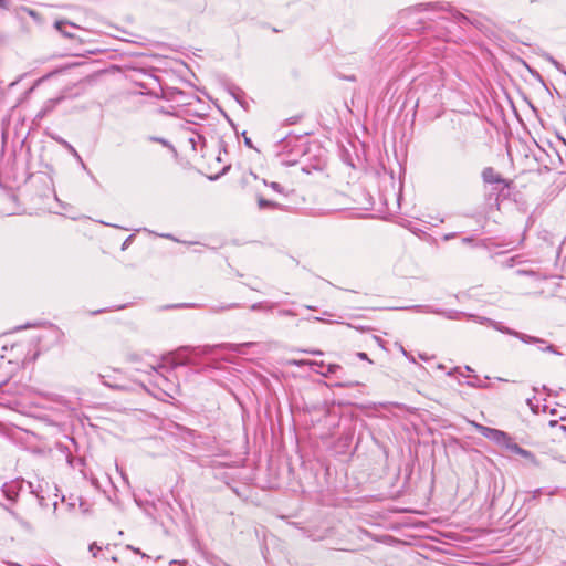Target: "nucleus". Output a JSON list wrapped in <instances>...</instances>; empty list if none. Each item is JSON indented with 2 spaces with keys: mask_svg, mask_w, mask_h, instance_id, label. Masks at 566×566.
Instances as JSON below:
<instances>
[{
  "mask_svg": "<svg viewBox=\"0 0 566 566\" xmlns=\"http://www.w3.org/2000/svg\"><path fill=\"white\" fill-rule=\"evenodd\" d=\"M274 149L282 165L292 166L306 153V143L303 136L287 134L275 144Z\"/></svg>",
  "mask_w": 566,
  "mask_h": 566,
  "instance_id": "nucleus-1",
  "label": "nucleus"
},
{
  "mask_svg": "<svg viewBox=\"0 0 566 566\" xmlns=\"http://www.w3.org/2000/svg\"><path fill=\"white\" fill-rule=\"evenodd\" d=\"M253 343H242V344H231V343H223L216 346L206 345L203 347H189L184 346L179 347L175 353H172V365L176 366H182L189 363L186 353H193V354H200V355H208L213 352L214 348H222V349H230L234 353L242 354L243 347L252 346Z\"/></svg>",
  "mask_w": 566,
  "mask_h": 566,
  "instance_id": "nucleus-2",
  "label": "nucleus"
},
{
  "mask_svg": "<svg viewBox=\"0 0 566 566\" xmlns=\"http://www.w3.org/2000/svg\"><path fill=\"white\" fill-rule=\"evenodd\" d=\"M468 316L474 318L478 323L483 324V325H488V326L492 327L493 329H495V331H497V332H500L502 334H506V335L516 337V338H518L521 342H523L525 344H542V343H545L543 340V338H539V337H536V336H532V335H528V334H525V333H521L518 331H515L513 328H510V327L503 325V323H501V322L491 319L489 317L474 316V315H468Z\"/></svg>",
  "mask_w": 566,
  "mask_h": 566,
  "instance_id": "nucleus-3",
  "label": "nucleus"
},
{
  "mask_svg": "<svg viewBox=\"0 0 566 566\" xmlns=\"http://www.w3.org/2000/svg\"><path fill=\"white\" fill-rule=\"evenodd\" d=\"M482 179L485 184L493 186V190L499 192V196L504 195V190L509 189L510 182L505 180L499 172L492 167H486L482 171Z\"/></svg>",
  "mask_w": 566,
  "mask_h": 566,
  "instance_id": "nucleus-4",
  "label": "nucleus"
},
{
  "mask_svg": "<svg viewBox=\"0 0 566 566\" xmlns=\"http://www.w3.org/2000/svg\"><path fill=\"white\" fill-rule=\"evenodd\" d=\"M474 427L481 436L505 448L512 439L506 432L499 429L490 428L480 423H474Z\"/></svg>",
  "mask_w": 566,
  "mask_h": 566,
  "instance_id": "nucleus-5",
  "label": "nucleus"
},
{
  "mask_svg": "<svg viewBox=\"0 0 566 566\" xmlns=\"http://www.w3.org/2000/svg\"><path fill=\"white\" fill-rule=\"evenodd\" d=\"M64 99L63 95H60L55 98H50L44 102L42 108L36 114L38 119L44 118L48 114H50L62 101Z\"/></svg>",
  "mask_w": 566,
  "mask_h": 566,
  "instance_id": "nucleus-6",
  "label": "nucleus"
},
{
  "mask_svg": "<svg viewBox=\"0 0 566 566\" xmlns=\"http://www.w3.org/2000/svg\"><path fill=\"white\" fill-rule=\"evenodd\" d=\"M1 491L7 500L14 502L19 495V483L14 481L4 483Z\"/></svg>",
  "mask_w": 566,
  "mask_h": 566,
  "instance_id": "nucleus-7",
  "label": "nucleus"
},
{
  "mask_svg": "<svg viewBox=\"0 0 566 566\" xmlns=\"http://www.w3.org/2000/svg\"><path fill=\"white\" fill-rule=\"evenodd\" d=\"M427 311L430 314L442 315V316H444L448 319H460L461 316H467L465 313L459 312V311H455V310L441 311V310H438V308H434V307H428Z\"/></svg>",
  "mask_w": 566,
  "mask_h": 566,
  "instance_id": "nucleus-8",
  "label": "nucleus"
},
{
  "mask_svg": "<svg viewBox=\"0 0 566 566\" xmlns=\"http://www.w3.org/2000/svg\"><path fill=\"white\" fill-rule=\"evenodd\" d=\"M54 28L65 38L72 39L74 38V34L70 32L69 29H74L76 25L74 23H71L69 21H55Z\"/></svg>",
  "mask_w": 566,
  "mask_h": 566,
  "instance_id": "nucleus-9",
  "label": "nucleus"
},
{
  "mask_svg": "<svg viewBox=\"0 0 566 566\" xmlns=\"http://www.w3.org/2000/svg\"><path fill=\"white\" fill-rule=\"evenodd\" d=\"M506 449H509L511 452L518 454L525 459L534 460V454L531 451L521 448L512 439H511L510 443L507 444Z\"/></svg>",
  "mask_w": 566,
  "mask_h": 566,
  "instance_id": "nucleus-10",
  "label": "nucleus"
},
{
  "mask_svg": "<svg viewBox=\"0 0 566 566\" xmlns=\"http://www.w3.org/2000/svg\"><path fill=\"white\" fill-rule=\"evenodd\" d=\"M56 142L61 144L74 158H76V160L81 164L83 169H86V165L84 164L82 157L70 143H67L65 139L61 137L56 138Z\"/></svg>",
  "mask_w": 566,
  "mask_h": 566,
  "instance_id": "nucleus-11",
  "label": "nucleus"
},
{
  "mask_svg": "<svg viewBox=\"0 0 566 566\" xmlns=\"http://www.w3.org/2000/svg\"><path fill=\"white\" fill-rule=\"evenodd\" d=\"M96 377L101 380V382L104 386L109 387L112 389L123 390L125 388L123 385H119V384H116V382H112V379H109V377L107 375L97 374Z\"/></svg>",
  "mask_w": 566,
  "mask_h": 566,
  "instance_id": "nucleus-12",
  "label": "nucleus"
},
{
  "mask_svg": "<svg viewBox=\"0 0 566 566\" xmlns=\"http://www.w3.org/2000/svg\"><path fill=\"white\" fill-rule=\"evenodd\" d=\"M239 307H240L239 303H228V304H223V305H213L210 307V312L218 314V313H221L224 311H230V310H234V308H239Z\"/></svg>",
  "mask_w": 566,
  "mask_h": 566,
  "instance_id": "nucleus-13",
  "label": "nucleus"
},
{
  "mask_svg": "<svg viewBox=\"0 0 566 566\" xmlns=\"http://www.w3.org/2000/svg\"><path fill=\"white\" fill-rule=\"evenodd\" d=\"M258 206L260 209H276V208H279L280 205L259 196L258 197Z\"/></svg>",
  "mask_w": 566,
  "mask_h": 566,
  "instance_id": "nucleus-14",
  "label": "nucleus"
},
{
  "mask_svg": "<svg viewBox=\"0 0 566 566\" xmlns=\"http://www.w3.org/2000/svg\"><path fill=\"white\" fill-rule=\"evenodd\" d=\"M545 343L536 344L538 346V349L542 352L552 353L554 355H562V353L553 345L547 343V340L543 339Z\"/></svg>",
  "mask_w": 566,
  "mask_h": 566,
  "instance_id": "nucleus-15",
  "label": "nucleus"
},
{
  "mask_svg": "<svg viewBox=\"0 0 566 566\" xmlns=\"http://www.w3.org/2000/svg\"><path fill=\"white\" fill-rule=\"evenodd\" d=\"M293 365L295 366H311V367H318V368H322L325 366L324 361H316V360H293L292 361Z\"/></svg>",
  "mask_w": 566,
  "mask_h": 566,
  "instance_id": "nucleus-16",
  "label": "nucleus"
},
{
  "mask_svg": "<svg viewBox=\"0 0 566 566\" xmlns=\"http://www.w3.org/2000/svg\"><path fill=\"white\" fill-rule=\"evenodd\" d=\"M342 369V367L337 364H329L326 367V371H321L318 369H314L315 373L321 374L324 377H328L333 374H335L337 370Z\"/></svg>",
  "mask_w": 566,
  "mask_h": 566,
  "instance_id": "nucleus-17",
  "label": "nucleus"
},
{
  "mask_svg": "<svg viewBox=\"0 0 566 566\" xmlns=\"http://www.w3.org/2000/svg\"><path fill=\"white\" fill-rule=\"evenodd\" d=\"M150 140L155 142V143H159L163 146H165V147L171 149L172 151H175V147L168 140H166L165 138H161V137H150Z\"/></svg>",
  "mask_w": 566,
  "mask_h": 566,
  "instance_id": "nucleus-18",
  "label": "nucleus"
},
{
  "mask_svg": "<svg viewBox=\"0 0 566 566\" xmlns=\"http://www.w3.org/2000/svg\"><path fill=\"white\" fill-rule=\"evenodd\" d=\"M231 94L237 99L238 103L243 105V101H242L243 92L242 91H240L239 88H235V90L231 91Z\"/></svg>",
  "mask_w": 566,
  "mask_h": 566,
  "instance_id": "nucleus-19",
  "label": "nucleus"
},
{
  "mask_svg": "<svg viewBox=\"0 0 566 566\" xmlns=\"http://www.w3.org/2000/svg\"><path fill=\"white\" fill-rule=\"evenodd\" d=\"M265 185H268L266 181H264ZM269 186L276 192L279 193H283V187L279 184V182H275V181H272L269 184Z\"/></svg>",
  "mask_w": 566,
  "mask_h": 566,
  "instance_id": "nucleus-20",
  "label": "nucleus"
},
{
  "mask_svg": "<svg viewBox=\"0 0 566 566\" xmlns=\"http://www.w3.org/2000/svg\"><path fill=\"white\" fill-rule=\"evenodd\" d=\"M547 60L558 70V71H563V66L562 64L556 61L553 56L551 55H547Z\"/></svg>",
  "mask_w": 566,
  "mask_h": 566,
  "instance_id": "nucleus-21",
  "label": "nucleus"
},
{
  "mask_svg": "<svg viewBox=\"0 0 566 566\" xmlns=\"http://www.w3.org/2000/svg\"><path fill=\"white\" fill-rule=\"evenodd\" d=\"M265 302H259L251 305L252 311H264Z\"/></svg>",
  "mask_w": 566,
  "mask_h": 566,
  "instance_id": "nucleus-22",
  "label": "nucleus"
},
{
  "mask_svg": "<svg viewBox=\"0 0 566 566\" xmlns=\"http://www.w3.org/2000/svg\"><path fill=\"white\" fill-rule=\"evenodd\" d=\"M90 552L93 554V556L95 557L97 555V552H99L102 549L101 546H98L96 543H92L90 545Z\"/></svg>",
  "mask_w": 566,
  "mask_h": 566,
  "instance_id": "nucleus-23",
  "label": "nucleus"
},
{
  "mask_svg": "<svg viewBox=\"0 0 566 566\" xmlns=\"http://www.w3.org/2000/svg\"><path fill=\"white\" fill-rule=\"evenodd\" d=\"M428 307H431L430 305H416L412 307V310L417 311V312H421V313H429L427 311Z\"/></svg>",
  "mask_w": 566,
  "mask_h": 566,
  "instance_id": "nucleus-24",
  "label": "nucleus"
},
{
  "mask_svg": "<svg viewBox=\"0 0 566 566\" xmlns=\"http://www.w3.org/2000/svg\"><path fill=\"white\" fill-rule=\"evenodd\" d=\"M281 316H295L296 314L292 310H281L279 311Z\"/></svg>",
  "mask_w": 566,
  "mask_h": 566,
  "instance_id": "nucleus-25",
  "label": "nucleus"
},
{
  "mask_svg": "<svg viewBox=\"0 0 566 566\" xmlns=\"http://www.w3.org/2000/svg\"><path fill=\"white\" fill-rule=\"evenodd\" d=\"M22 10H23L24 12H27L30 17H32V18H38V13H36L34 10H32V9H30V8H27V7H23V8H22Z\"/></svg>",
  "mask_w": 566,
  "mask_h": 566,
  "instance_id": "nucleus-26",
  "label": "nucleus"
},
{
  "mask_svg": "<svg viewBox=\"0 0 566 566\" xmlns=\"http://www.w3.org/2000/svg\"><path fill=\"white\" fill-rule=\"evenodd\" d=\"M277 306V303L265 302L264 311H273Z\"/></svg>",
  "mask_w": 566,
  "mask_h": 566,
  "instance_id": "nucleus-27",
  "label": "nucleus"
},
{
  "mask_svg": "<svg viewBox=\"0 0 566 566\" xmlns=\"http://www.w3.org/2000/svg\"><path fill=\"white\" fill-rule=\"evenodd\" d=\"M0 9L9 10L10 9V2L8 0H0Z\"/></svg>",
  "mask_w": 566,
  "mask_h": 566,
  "instance_id": "nucleus-28",
  "label": "nucleus"
},
{
  "mask_svg": "<svg viewBox=\"0 0 566 566\" xmlns=\"http://www.w3.org/2000/svg\"><path fill=\"white\" fill-rule=\"evenodd\" d=\"M18 521H19V523H20V525H21L22 527H24V528H25V530H28V531H30V530H31V524H30L29 522H27V521H24V520H22V518H18Z\"/></svg>",
  "mask_w": 566,
  "mask_h": 566,
  "instance_id": "nucleus-29",
  "label": "nucleus"
},
{
  "mask_svg": "<svg viewBox=\"0 0 566 566\" xmlns=\"http://www.w3.org/2000/svg\"><path fill=\"white\" fill-rule=\"evenodd\" d=\"M300 119V116H293V117H290L285 120L286 125H293L295 123H297V120Z\"/></svg>",
  "mask_w": 566,
  "mask_h": 566,
  "instance_id": "nucleus-30",
  "label": "nucleus"
},
{
  "mask_svg": "<svg viewBox=\"0 0 566 566\" xmlns=\"http://www.w3.org/2000/svg\"><path fill=\"white\" fill-rule=\"evenodd\" d=\"M243 136H244V144L245 146H248L249 148H254L253 144H252V140L245 136V133H243Z\"/></svg>",
  "mask_w": 566,
  "mask_h": 566,
  "instance_id": "nucleus-31",
  "label": "nucleus"
},
{
  "mask_svg": "<svg viewBox=\"0 0 566 566\" xmlns=\"http://www.w3.org/2000/svg\"><path fill=\"white\" fill-rule=\"evenodd\" d=\"M133 237H134V235L132 234V235H129V237L124 241L123 247H122V249H123V250H125V249L128 247V243L132 241Z\"/></svg>",
  "mask_w": 566,
  "mask_h": 566,
  "instance_id": "nucleus-32",
  "label": "nucleus"
},
{
  "mask_svg": "<svg viewBox=\"0 0 566 566\" xmlns=\"http://www.w3.org/2000/svg\"><path fill=\"white\" fill-rule=\"evenodd\" d=\"M306 353L308 354H312V355H323V353L318 349H313V350H305Z\"/></svg>",
  "mask_w": 566,
  "mask_h": 566,
  "instance_id": "nucleus-33",
  "label": "nucleus"
},
{
  "mask_svg": "<svg viewBox=\"0 0 566 566\" xmlns=\"http://www.w3.org/2000/svg\"><path fill=\"white\" fill-rule=\"evenodd\" d=\"M357 356H358L360 359H363V360H369V359H368V356H367V354H366V353H363V352H361V353H358V354H357Z\"/></svg>",
  "mask_w": 566,
  "mask_h": 566,
  "instance_id": "nucleus-34",
  "label": "nucleus"
},
{
  "mask_svg": "<svg viewBox=\"0 0 566 566\" xmlns=\"http://www.w3.org/2000/svg\"><path fill=\"white\" fill-rule=\"evenodd\" d=\"M541 493H542V490H541V489H536V490L533 492V499H536Z\"/></svg>",
  "mask_w": 566,
  "mask_h": 566,
  "instance_id": "nucleus-35",
  "label": "nucleus"
},
{
  "mask_svg": "<svg viewBox=\"0 0 566 566\" xmlns=\"http://www.w3.org/2000/svg\"><path fill=\"white\" fill-rule=\"evenodd\" d=\"M527 403L530 405V407L533 410V412H537L536 408L532 405L531 399L527 400Z\"/></svg>",
  "mask_w": 566,
  "mask_h": 566,
  "instance_id": "nucleus-36",
  "label": "nucleus"
},
{
  "mask_svg": "<svg viewBox=\"0 0 566 566\" xmlns=\"http://www.w3.org/2000/svg\"><path fill=\"white\" fill-rule=\"evenodd\" d=\"M127 548H129V549L134 551V552H135V553H137V554H140L139 548H134V547H132L130 545H127Z\"/></svg>",
  "mask_w": 566,
  "mask_h": 566,
  "instance_id": "nucleus-37",
  "label": "nucleus"
},
{
  "mask_svg": "<svg viewBox=\"0 0 566 566\" xmlns=\"http://www.w3.org/2000/svg\"><path fill=\"white\" fill-rule=\"evenodd\" d=\"M468 385L471 387H478L479 385L475 384V380L468 381Z\"/></svg>",
  "mask_w": 566,
  "mask_h": 566,
  "instance_id": "nucleus-38",
  "label": "nucleus"
},
{
  "mask_svg": "<svg viewBox=\"0 0 566 566\" xmlns=\"http://www.w3.org/2000/svg\"><path fill=\"white\" fill-rule=\"evenodd\" d=\"M468 385L471 387H478L479 385L475 384V380L468 381Z\"/></svg>",
  "mask_w": 566,
  "mask_h": 566,
  "instance_id": "nucleus-39",
  "label": "nucleus"
},
{
  "mask_svg": "<svg viewBox=\"0 0 566 566\" xmlns=\"http://www.w3.org/2000/svg\"><path fill=\"white\" fill-rule=\"evenodd\" d=\"M148 367H149V369H150V370H153V371H156V370H157V369H156V366H155V365H153V364H149V365H148Z\"/></svg>",
  "mask_w": 566,
  "mask_h": 566,
  "instance_id": "nucleus-40",
  "label": "nucleus"
},
{
  "mask_svg": "<svg viewBox=\"0 0 566 566\" xmlns=\"http://www.w3.org/2000/svg\"><path fill=\"white\" fill-rule=\"evenodd\" d=\"M471 241H472V239H471V238H464V239H463V242H465V243H469V242H471Z\"/></svg>",
  "mask_w": 566,
  "mask_h": 566,
  "instance_id": "nucleus-41",
  "label": "nucleus"
},
{
  "mask_svg": "<svg viewBox=\"0 0 566 566\" xmlns=\"http://www.w3.org/2000/svg\"><path fill=\"white\" fill-rule=\"evenodd\" d=\"M467 373L473 371L471 367L465 366Z\"/></svg>",
  "mask_w": 566,
  "mask_h": 566,
  "instance_id": "nucleus-42",
  "label": "nucleus"
},
{
  "mask_svg": "<svg viewBox=\"0 0 566 566\" xmlns=\"http://www.w3.org/2000/svg\"><path fill=\"white\" fill-rule=\"evenodd\" d=\"M543 390L547 391L548 394H551V390L546 387V386H543Z\"/></svg>",
  "mask_w": 566,
  "mask_h": 566,
  "instance_id": "nucleus-43",
  "label": "nucleus"
},
{
  "mask_svg": "<svg viewBox=\"0 0 566 566\" xmlns=\"http://www.w3.org/2000/svg\"><path fill=\"white\" fill-rule=\"evenodd\" d=\"M189 142L192 144V146L195 147V138H190Z\"/></svg>",
  "mask_w": 566,
  "mask_h": 566,
  "instance_id": "nucleus-44",
  "label": "nucleus"
},
{
  "mask_svg": "<svg viewBox=\"0 0 566 566\" xmlns=\"http://www.w3.org/2000/svg\"><path fill=\"white\" fill-rule=\"evenodd\" d=\"M401 350H402L403 355L408 357V353L403 348H401Z\"/></svg>",
  "mask_w": 566,
  "mask_h": 566,
  "instance_id": "nucleus-45",
  "label": "nucleus"
},
{
  "mask_svg": "<svg viewBox=\"0 0 566 566\" xmlns=\"http://www.w3.org/2000/svg\"><path fill=\"white\" fill-rule=\"evenodd\" d=\"M8 564L11 565V566H20V565L15 564V563H8Z\"/></svg>",
  "mask_w": 566,
  "mask_h": 566,
  "instance_id": "nucleus-46",
  "label": "nucleus"
},
{
  "mask_svg": "<svg viewBox=\"0 0 566 566\" xmlns=\"http://www.w3.org/2000/svg\"><path fill=\"white\" fill-rule=\"evenodd\" d=\"M103 311L102 310H98L96 312H94V314H98V313H102Z\"/></svg>",
  "mask_w": 566,
  "mask_h": 566,
  "instance_id": "nucleus-47",
  "label": "nucleus"
}]
</instances>
